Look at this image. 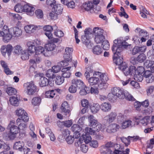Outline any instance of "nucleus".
Returning <instances> with one entry per match:
<instances>
[{
	"mask_svg": "<svg viewBox=\"0 0 154 154\" xmlns=\"http://www.w3.org/2000/svg\"><path fill=\"white\" fill-rule=\"evenodd\" d=\"M128 45V43L125 41H122L120 39H115L114 41L112 50L113 53L116 52L118 53H122L124 48Z\"/></svg>",
	"mask_w": 154,
	"mask_h": 154,
	"instance_id": "1",
	"label": "nucleus"
},
{
	"mask_svg": "<svg viewBox=\"0 0 154 154\" xmlns=\"http://www.w3.org/2000/svg\"><path fill=\"white\" fill-rule=\"evenodd\" d=\"M14 121H11L8 126V128H9L10 130L8 136L11 139L14 138L15 137V135L19 133L20 131L18 127L14 125Z\"/></svg>",
	"mask_w": 154,
	"mask_h": 154,
	"instance_id": "2",
	"label": "nucleus"
},
{
	"mask_svg": "<svg viewBox=\"0 0 154 154\" xmlns=\"http://www.w3.org/2000/svg\"><path fill=\"white\" fill-rule=\"evenodd\" d=\"M85 134H82V137L79 138L78 141L77 142L78 144H81L83 142L87 144L88 143L91 142V144H97L98 143L97 140H91V138L90 134L86 133L85 130Z\"/></svg>",
	"mask_w": 154,
	"mask_h": 154,
	"instance_id": "3",
	"label": "nucleus"
},
{
	"mask_svg": "<svg viewBox=\"0 0 154 154\" xmlns=\"http://www.w3.org/2000/svg\"><path fill=\"white\" fill-rule=\"evenodd\" d=\"M24 86L25 87V91L28 95H32L36 91V87L32 81L25 83Z\"/></svg>",
	"mask_w": 154,
	"mask_h": 154,
	"instance_id": "4",
	"label": "nucleus"
},
{
	"mask_svg": "<svg viewBox=\"0 0 154 154\" xmlns=\"http://www.w3.org/2000/svg\"><path fill=\"white\" fill-rule=\"evenodd\" d=\"M141 137L137 135L133 136H128L127 138L122 137L121 140L125 144H129L131 142H135L138 141H140Z\"/></svg>",
	"mask_w": 154,
	"mask_h": 154,
	"instance_id": "5",
	"label": "nucleus"
},
{
	"mask_svg": "<svg viewBox=\"0 0 154 154\" xmlns=\"http://www.w3.org/2000/svg\"><path fill=\"white\" fill-rule=\"evenodd\" d=\"M144 53L140 54L136 57H132L131 58V62L134 65L137 64L138 63H142L146 60V57Z\"/></svg>",
	"mask_w": 154,
	"mask_h": 154,
	"instance_id": "6",
	"label": "nucleus"
},
{
	"mask_svg": "<svg viewBox=\"0 0 154 154\" xmlns=\"http://www.w3.org/2000/svg\"><path fill=\"white\" fill-rule=\"evenodd\" d=\"M102 128V125L99 123L93 128V129L91 128L86 127L85 128V130L86 133L91 134V135H94L95 133V132H99L101 130Z\"/></svg>",
	"mask_w": 154,
	"mask_h": 154,
	"instance_id": "7",
	"label": "nucleus"
},
{
	"mask_svg": "<svg viewBox=\"0 0 154 154\" xmlns=\"http://www.w3.org/2000/svg\"><path fill=\"white\" fill-rule=\"evenodd\" d=\"M16 114L20 117L21 120H22L25 122H28L29 121V118L27 116V113L23 109H19L16 110Z\"/></svg>",
	"mask_w": 154,
	"mask_h": 154,
	"instance_id": "8",
	"label": "nucleus"
},
{
	"mask_svg": "<svg viewBox=\"0 0 154 154\" xmlns=\"http://www.w3.org/2000/svg\"><path fill=\"white\" fill-rule=\"evenodd\" d=\"M12 50V46L10 45H2L1 48V51L3 56H5L7 54L8 56H10Z\"/></svg>",
	"mask_w": 154,
	"mask_h": 154,
	"instance_id": "9",
	"label": "nucleus"
},
{
	"mask_svg": "<svg viewBox=\"0 0 154 154\" xmlns=\"http://www.w3.org/2000/svg\"><path fill=\"white\" fill-rule=\"evenodd\" d=\"M102 145L100 147V150L101 153L111 154L113 150V145Z\"/></svg>",
	"mask_w": 154,
	"mask_h": 154,
	"instance_id": "10",
	"label": "nucleus"
},
{
	"mask_svg": "<svg viewBox=\"0 0 154 154\" xmlns=\"http://www.w3.org/2000/svg\"><path fill=\"white\" fill-rule=\"evenodd\" d=\"M83 7L85 11H89L91 13H93L95 12L96 9L94 8V3L91 2H86L83 4Z\"/></svg>",
	"mask_w": 154,
	"mask_h": 154,
	"instance_id": "11",
	"label": "nucleus"
},
{
	"mask_svg": "<svg viewBox=\"0 0 154 154\" xmlns=\"http://www.w3.org/2000/svg\"><path fill=\"white\" fill-rule=\"evenodd\" d=\"M143 75L147 83H151L153 82L154 76L151 71L146 70L143 74Z\"/></svg>",
	"mask_w": 154,
	"mask_h": 154,
	"instance_id": "12",
	"label": "nucleus"
},
{
	"mask_svg": "<svg viewBox=\"0 0 154 154\" xmlns=\"http://www.w3.org/2000/svg\"><path fill=\"white\" fill-rule=\"evenodd\" d=\"M113 93L118 98L122 99L124 98V92L119 88L114 87L111 89Z\"/></svg>",
	"mask_w": 154,
	"mask_h": 154,
	"instance_id": "13",
	"label": "nucleus"
},
{
	"mask_svg": "<svg viewBox=\"0 0 154 154\" xmlns=\"http://www.w3.org/2000/svg\"><path fill=\"white\" fill-rule=\"evenodd\" d=\"M122 54V53H119V54L116 52L113 53L114 56L113 58L114 62L116 65L119 66L123 62V58L121 56Z\"/></svg>",
	"mask_w": 154,
	"mask_h": 154,
	"instance_id": "14",
	"label": "nucleus"
},
{
	"mask_svg": "<svg viewBox=\"0 0 154 154\" xmlns=\"http://www.w3.org/2000/svg\"><path fill=\"white\" fill-rule=\"evenodd\" d=\"M117 115L116 112L112 111L106 116L104 119L109 123H110L115 121L116 119Z\"/></svg>",
	"mask_w": 154,
	"mask_h": 154,
	"instance_id": "15",
	"label": "nucleus"
},
{
	"mask_svg": "<svg viewBox=\"0 0 154 154\" xmlns=\"http://www.w3.org/2000/svg\"><path fill=\"white\" fill-rule=\"evenodd\" d=\"M119 125L116 123H112L110 124L107 127L106 131L109 133H114L117 131L119 129Z\"/></svg>",
	"mask_w": 154,
	"mask_h": 154,
	"instance_id": "16",
	"label": "nucleus"
},
{
	"mask_svg": "<svg viewBox=\"0 0 154 154\" xmlns=\"http://www.w3.org/2000/svg\"><path fill=\"white\" fill-rule=\"evenodd\" d=\"M35 10L34 7L28 4L25 5L23 6V12H26L28 15H33Z\"/></svg>",
	"mask_w": 154,
	"mask_h": 154,
	"instance_id": "17",
	"label": "nucleus"
},
{
	"mask_svg": "<svg viewBox=\"0 0 154 154\" xmlns=\"http://www.w3.org/2000/svg\"><path fill=\"white\" fill-rule=\"evenodd\" d=\"M146 46H135L132 50V54L135 55L140 53H144L146 51Z\"/></svg>",
	"mask_w": 154,
	"mask_h": 154,
	"instance_id": "18",
	"label": "nucleus"
},
{
	"mask_svg": "<svg viewBox=\"0 0 154 154\" xmlns=\"http://www.w3.org/2000/svg\"><path fill=\"white\" fill-rule=\"evenodd\" d=\"M9 32L14 37L19 36L22 34V30L18 27H14L10 28Z\"/></svg>",
	"mask_w": 154,
	"mask_h": 154,
	"instance_id": "19",
	"label": "nucleus"
},
{
	"mask_svg": "<svg viewBox=\"0 0 154 154\" xmlns=\"http://www.w3.org/2000/svg\"><path fill=\"white\" fill-rule=\"evenodd\" d=\"M43 30L45 32V35L50 39L52 38L53 35L51 33L53 28L52 27L49 25H46L43 27Z\"/></svg>",
	"mask_w": 154,
	"mask_h": 154,
	"instance_id": "20",
	"label": "nucleus"
},
{
	"mask_svg": "<svg viewBox=\"0 0 154 154\" xmlns=\"http://www.w3.org/2000/svg\"><path fill=\"white\" fill-rule=\"evenodd\" d=\"M9 33L5 34V32L0 30V36H3V41L5 42H8L11 39L13 36L12 34Z\"/></svg>",
	"mask_w": 154,
	"mask_h": 154,
	"instance_id": "21",
	"label": "nucleus"
},
{
	"mask_svg": "<svg viewBox=\"0 0 154 154\" xmlns=\"http://www.w3.org/2000/svg\"><path fill=\"white\" fill-rule=\"evenodd\" d=\"M112 109V105L109 103L104 102L100 105V109L104 112H107L110 111Z\"/></svg>",
	"mask_w": 154,
	"mask_h": 154,
	"instance_id": "22",
	"label": "nucleus"
},
{
	"mask_svg": "<svg viewBox=\"0 0 154 154\" xmlns=\"http://www.w3.org/2000/svg\"><path fill=\"white\" fill-rule=\"evenodd\" d=\"M123 72L126 76L128 75H132L134 74L135 71V67L134 66H131L129 67H127Z\"/></svg>",
	"mask_w": 154,
	"mask_h": 154,
	"instance_id": "23",
	"label": "nucleus"
},
{
	"mask_svg": "<svg viewBox=\"0 0 154 154\" xmlns=\"http://www.w3.org/2000/svg\"><path fill=\"white\" fill-rule=\"evenodd\" d=\"M17 124L18 125L19 130H25L27 128V126L26 122L20 119H18L16 121Z\"/></svg>",
	"mask_w": 154,
	"mask_h": 154,
	"instance_id": "24",
	"label": "nucleus"
},
{
	"mask_svg": "<svg viewBox=\"0 0 154 154\" xmlns=\"http://www.w3.org/2000/svg\"><path fill=\"white\" fill-rule=\"evenodd\" d=\"M35 51V55H40V54H42L45 56H48V54L46 53L44 48L42 46L36 47Z\"/></svg>",
	"mask_w": 154,
	"mask_h": 154,
	"instance_id": "25",
	"label": "nucleus"
},
{
	"mask_svg": "<svg viewBox=\"0 0 154 154\" xmlns=\"http://www.w3.org/2000/svg\"><path fill=\"white\" fill-rule=\"evenodd\" d=\"M71 68V66H69L67 67L63 68L62 70V72H63L62 75L64 78H69L70 77L71 73L69 71Z\"/></svg>",
	"mask_w": 154,
	"mask_h": 154,
	"instance_id": "26",
	"label": "nucleus"
},
{
	"mask_svg": "<svg viewBox=\"0 0 154 154\" xmlns=\"http://www.w3.org/2000/svg\"><path fill=\"white\" fill-rule=\"evenodd\" d=\"M60 109L62 111L66 113V115L70 112L68 104L66 101H64L62 103Z\"/></svg>",
	"mask_w": 154,
	"mask_h": 154,
	"instance_id": "27",
	"label": "nucleus"
},
{
	"mask_svg": "<svg viewBox=\"0 0 154 154\" xmlns=\"http://www.w3.org/2000/svg\"><path fill=\"white\" fill-rule=\"evenodd\" d=\"M88 82L90 85H94L98 84L100 82V80L98 78L93 77L88 79Z\"/></svg>",
	"mask_w": 154,
	"mask_h": 154,
	"instance_id": "28",
	"label": "nucleus"
},
{
	"mask_svg": "<svg viewBox=\"0 0 154 154\" xmlns=\"http://www.w3.org/2000/svg\"><path fill=\"white\" fill-rule=\"evenodd\" d=\"M93 32L95 36H104L103 35L104 30L98 27H95L93 29Z\"/></svg>",
	"mask_w": 154,
	"mask_h": 154,
	"instance_id": "29",
	"label": "nucleus"
},
{
	"mask_svg": "<svg viewBox=\"0 0 154 154\" xmlns=\"http://www.w3.org/2000/svg\"><path fill=\"white\" fill-rule=\"evenodd\" d=\"M88 37L86 36L82 35L81 41L83 44L85 45L88 48H89L91 47V46Z\"/></svg>",
	"mask_w": 154,
	"mask_h": 154,
	"instance_id": "30",
	"label": "nucleus"
},
{
	"mask_svg": "<svg viewBox=\"0 0 154 154\" xmlns=\"http://www.w3.org/2000/svg\"><path fill=\"white\" fill-rule=\"evenodd\" d=\"M72 84L74 85L77 88H80L83 86L84 83L80 80L74 79L72 80Z\"/></svg>",
	"mask_w": 154,
	"mask_h": 154,
	"instance_id": "31",
	"label": "nucleus"
},
{
	"mask_svg": "<svg viewBox=\"0 0 154 154\" xmlns=\"http://www.w3.org/2000/svg\"><path fill=\"white\" fill-rule=\"evenodd\" d=\"M88 118L89 122V125L92 127V128L99 123L97 120L94 119V116L93 115H91Z\"/></svg>",
	"mask_w": 154,
	"mask_h": 154,
	"instance_id": "32",
	"label": "nucleus"
},
{
	"mask_svg": "<svg viewBox=\"0 0 154 154\" xmlns=\"http://www.w3.org/2000/svg\"><path fill=\"white\" fill-rule=\"evenodd\" d=\"M27 45L28 47V50L30 53H33L34 51H35L36 47L35 46L34 43L29 42L27 43Z\"/></svg>",
	"mask_w": 154,
	"mask_h": 154,
	"instance_id": "33",
	"label": "nucleus"
},
{
	"mask_svg": "<svg viewBox=\"0 0 154 154\" xmlns=\"http://www.w3.org/2000/svg\"><path fill=\"white\" fill-rule=\"evenodd\" d=\"M100 109V105L98 103H94L91 106L90 109L91 112L94 114L97 113Z\"/></svg>",
	"mask_w": 154,
	"mask_h": 154,
	"instance_id": "34",
	"label": "nucleus"
},
{
	"mask_svg": "<svg viewBox=\"0 0 154 154\" xmlns=\"http://www.w3.org/2000/svg\"><path fill=\"white\" fill-rule=\"evenodd\" d=\"M48 79L47 78L42 77L40 79L39 85L41 87L46 86L48 85Z\"/></svg>",
	"mask_w": 154,
	"mask_h": 154,
	"instance_id": "35",
	"label": "nucleus"
},
{
	"mask_svg": "<svg viewBox=\"0 0 154 154\" xmlns=\"http://www.w3.org/2000/svg\"><path fill=\"white\" fill-rule=\"evenodd\" d=\"M54 8L55 14L59 15L62 13L63 8L60 4L55 5L54 6Z\"/></svg>",
	"mask_w": 154,
	"mask_h": 154,
	"instance_id": "36",
	"label": "nucleus"
},
{
	"mask_svg": "<svg viewBox=\"0 0 154 154\" xmlns=\"http://www.w3.org/2000/svg\"><path fill=\"white\" fill-rule=\"evenodd\" d=\"M56 93V91L54 90L48 91L46 92L45 95L47 98H52L54 97Z\"/></svg>",
	"mask_w": 154,
	"mask_h": 154,
	"instance_id": "37",
	"label": "nucleus"
},
{
	"mask_svg": "<svg viewBox=\"0 0 154 154\" xmlns=\"http://www.w3.org/2000/svg\"><path fill=\"white\" fill-rule=\"evenodd\" d=\"M10 101L11 104L14 106H17L19 103V99L17 97H10Z\"/></svg>",
	"mask_w": 154,
	"mask_h": 154,
	"instance_id": "38",
	"label": "nucleus"
},
{
	"mask_svg": "<svg viewBox=\"0 0 154 154\" xmlns=\"http://www.w3.org/2000/svg\"><path fill=\"white\" fill-rule=\"evenodd\" d=\"M55 46V45L53 43H49L46 44L45 46V49H46V50H45L46 53H47L48 51H51L54 50Z\"/></svg>",
	"mask_w": 154,
	"mask_h": 154,
	"instance_id": "39",
	"label": "nucleus"
},
{
	"mask_svg": "<svg viewBox=\"0 0 154 154\" xmlns=\"http://www.w3.org/2000/svg\"><path fill=\"white\" fill-rule=\"evenodd\" d=\"M6 91L9 95H15L17 93V91L16 89L12 87L8 88Z\"/></svg>",
	"mask_w": 154,
	"mask_h": 154,
	"instance_id": "40",
	"label": "nucleus"
},
{
	"mask_svg": "<svg viewBox=\"0 0 154 154\" xmlns=\"http://www.w3.org/2000/svg\"><path fill=\"white\" fill-rule=\"evenodd\" d=\"M117 97L112 92L111 89V92L109 93L107 95V98L109 101L112 102H114L116 100Z\"/></svg>",
	"mask_w": 154,
	"mask_h": 154,
	"instance_id": "41",
	"label": "nucleus"
},
{
	"mask_svg": "<svg viewBox=\"0 0 154 154\" xmlns=\"http://www.w3.org/2000/svg\"><path fill=\"white\" fill-rule=\"evenodd\" d=\"M41 99L39 97H35L32 100V103L34 106H38L41 102Z\"/></svg>",
	"mask_w": 154,
	"mask_h": 154,
	"instance_id": "42",
	"label": "nucleus"
},
{
	"mask_svg": "<svg viewBox=\"0 0 154 154\" xmlns=\"http://www.w3.org/2000/svg\"><path fill=\"white\" fill-rule=\"evenodd\" d=\"M64 81V78L62 76H57L56 77L55 80V83L58 85L62 84Z\"/></svg>",
	"mask_w": 154,
	"mask_h": 154,
	"instance_id": "43",
	"label": "nucleus"
},
{
	"mask_svg": "<svg viewBox=\"0 0 154 154\" xmlns=\"http://www.w3.org/2000/svg\"><path fill=\"white\" fill-rule=\"evenodd\" d=\"M93 52L94 54L97 55L100 54L102 51V50L100 46L97 45L95 46L93 48Z\"/></svg>",
	"mask_w": 154,
	"mask_h": 154,
	"instance_id": "44",
	"label": "nucleus"
},
{
	"mask_svg": "<svg viewBox=\"0 0 154 154\" xmlns=\"http://www.w3.org/2000/svg\"><path fill=\"white\" fill-rule=\"evenodd\" d=\"M143 74L135 73L134 75V79L136 81L141 82L142 81L143 79Z\"/></svg>",
	"mask_w": 154,
	"mask_h": 154,
	"instance_id": "45",
	"label": "nucleus"
},
{
	"mask_svg": "<svg viewBox=\"0 0 154 154\" xmlns=\"http://www.w3.org/2000/svg\"><path fill=\"white\" fill-rule=\"evenodd\" d=\"M46 77L48 78L53 79L55 77L54 73L51 69H49L46 73Z\"/></svg>",
	"mask_w": 154,
	"mask_h": 154,
	"instance_id": "46",
	"label": "nucleus"
},
{
	"mask_svg": "<svg viewBox=\"0 0 154 154\" xmlns=\"http://www.w3.org/2000/svg\"><path fill=\"white\" fill-rule=\"evenodd\" d=\"M146 71L145 70L143 66H139L137 69L135 67V71L134 73L143 74Z\"/></svg>",
	"mask_w": 154,
	"mask_h": 154,
	"instance_id": "47",
	"label": "nucleus"
},
{
	"mask_svg": "<svg viewBox=\"0 0 154 154\" xmlns=\"http://www.w3.org/2000/svg\"><path fill=\"white\" fill-rule=\"evenodd\" d=\"M101 43H102V46L103 49L108 50L109 49V44L107 40H105Z\"/></svg>",
	"mask_w": 154,
	"mask_h": 154,
	"instance_id": "48",
	"label": "nucleus"
},
{
	"mask_svg": "<svg viewBox=\"0 0 154 154\" xmlns=\"http://www.w3.org/2000/svg\"><path fill=\"white\" fill-rule=\"evenodd\" d=\"M33 26L32 25H28L24 27L25 31L27 33H31L33 32Z\"/></svg>",
	"mask_w": 154,
	"mask_h": 154,
	"instance_id": "49",
	"label": "nucleus"
},
{
	"mask_svg": "<svg viewBox=\"0 0 154 154\" xmlns=\"http://www.w3.org/2000/svg\"><path fill=\"white\" fill-rule=\"evenodd\" d=\"M71 129L73 132L80 131L82 128L81 127L77 124H74L71 127Z\"/></svg>",
	"mask_w": 154,
	"mask_h": 154,
	"instance_id": "50",
	"label": "nucleus"
},
{
	"mask_svg": "<svg viewBox=\"0 0 154 154\" xmlns=\"http://www.w3.org/2000/svg\"><path fill=\"white\" fill-rule=\"evenodd\" d=\"M132 122L130 120H127L122 123V127L123 129H125L131 125Z\"/></svg>",
	"mask_w": 154,
	"mask_h": 154,
	"instance_id": "51",
	"label": "nucleus"
},
{
	"mask_svg": "<svg viewBox=\"0 0 154 154\" xmlns=\"http://www.w3.org/2000/svg\"><path fill=\"white\" fill-rule=\"evenodd\" d=\"M120 10L122 11V12L119 13V15L121 17H122L123 16L125 18L127 19L128 18V14L125 12V10L123 7H121Z\"/></svg>",
	"mask_w": 154,
	"mask_h": 154,
	"instance_id": "52",
	"label": "nucleus"
},
{
	"mask_svg": "<svg viewBox=\"0 0 154 154\" xmlns=\"http://www.w3.org/2000/svg\"><path fill=\"white\" fill-rule=\"evenodd\" d=\"M37 17L38 18L41 19L43 17V14L42 10L38 9L36 10L35 12Z\"/></svg>",
	"mask_w": 154,
	"mask_h": 154,
	"instance_id": "53",
	"label": "nucleus"
},
{
	"mask_svg": "<svg viewBox=\"0 0 154 154\" xmlns=\"http://www.w3.org/2000/svg\"><path fill=\"white\" fill-rule=\"evenodd\" d=\"M124 98L129 101H134L135 99L133 96L128 92H124Z\"/></svg>",
	"mask_w": 154,
	"mask_h": 154,
	"instance_id": "54",
	"label": "nucleus"
},
{
	"mask_svg": "<svg viewBox=\"0 0 154 154\" xmlns=\"http://www.w3.org/2000/svg\"><path fill=\"white\" fill-rule=\"evenodd\" d=\"M14 10L16 12L19 13L23 12V6L20 4H17L14 7Z\"/></svg>",
	"mask_w": 154,
	"mask_h": 154,
	"instance_id": "55",
	"label": "nucleus"
},
{
	"mask_svg": "<svg viewBox=\"0 0 154 154\" xmlns=\"http://www.w3.org/2000/svg\"><path fill=\"white\" fill-rule=\"evenodd\" d=\"M105 39L104 36H95L94 40L97 44L102 42Z\"/></svg>",
	"mask_w": 154,
	"mask_h": 154,
	"instance_id": "56",
	"label": "nucleus"
},
{
	"mask_svg": "<svg viewBox=\"0 0 154 154\" xmlns=\"http://www.w3.org/2000/svg\"><path fill=\"white\" fill-rule=\"evenodd\" d=\"M22 49L20 45H17L14 47V52L16 54H19L22 51Z\"/></svg>",
	"mask_w": 154,
	"mask_h": 154,
	"instance_id": "57",
	"label": "nucleus"
},
{
	"mask_svg": "<svg viewBox=\"0 0 154 154\" xmlns=\"http://www.w3.org/2000/svg\"><path fill=\"white\" fill-rule=\"evenodd\" d=\"M149 117L148 116H146L141 120V123L144 126H146L147 125L149 122Z\"/></svg>",
	"mask_w": 154,
	"mask_h": 154,
	"instance_id": "58",
	"label": "nucleus"
},
{
	"mask_svg": "<svg viewBox=\"0 0 154 154\" xmlns=\"http://www.w3.org/2000/svg\"><path fill=\"white\" fill-rule=\"evenodd\" d=\"M81 104L82 106L84 107L88 108L89 103L88 100L86 99H83L81 101Z\"/></svg>",
	"mask_w": 154,
	"mask_h": 154,
	"instance_id": "59",
	"label": "nucleus"
},
{
	"mask_svg": "<svg viewBox=\"0 0 154 154\" xmlns=\"http://www.w3.org/2000/svg\"><path fill=\"white\" fill-rule=\"evenodd\" d=\"M88 88L85 86L83 89H82L80 90L79 93L81 95H86L87 93L89 92L88 89Z\"/></svg>",
	"mask_w": 154,
	"mask_h": 154,
	"instance_id": "60",
	"label": "nucleus"
},
{
	"mask_svg": "<svg viewBox=\"0 0 154 154\" xmlns=\"http://www.w3.org/2000/svg\"><path fill=\"white\" fill-rule=\"evenodd\" d=\"M78 147H80L81 151L84 153L87 152L88 150V147L87 145H79Z\"/></svg>",
	"mask_w": 154,
	"mask_h": 154,
	"instance_id": "61",
	"label": "nucleus"
},
{
	"mask_svg": "<svg viewBox=\"0 0 154 154\" xmlns=\"http://www.w3.org/2000/svg\"><path fill=\"white\" fill-rule=\"evenodd\" d=\"M54 34L56 36L59 38H61L63 36L64 33L61 30H57L54 32Z\"/></svg>",
	"mask_w": 154,
	"mask_h": 154,
	"instance_id": "62",
	"label": "nucleus"
},
{
	"mask_svg": "<svg viewBox=\"0 0 154 154\" xmlns=\"http://www.w3.org/2000/svg\"><path fill=\"white\" fill-rule=\"evenodd\" d=\"M61 69V67L60 66V65H58L57 66H54L52 67V70L55 73H56L59 72Z\"/></svg>",
	"mask_w": 154,
	"mask_h": 154,
	"instance_id": "63",
	"label": "nucleus"
},
{
	"mask_svg": "<svg viewBox=\"0 0 154 154\" xmlns=\"http://www.w3.org/2000/svg\"><path fill=\"white\" fill-rule=\"evenodd\" d=\"M66 140L68 144H72L74 141V138L72 136H69L66 138Z\"/></svg>",
	"mask_w": 154,
	"mask_h": 154,
	"instance_id": "64",
	"label": "nucleus"
}]
</instances>
